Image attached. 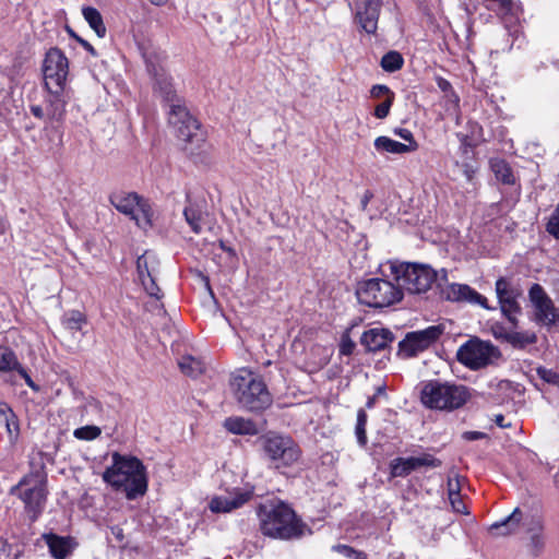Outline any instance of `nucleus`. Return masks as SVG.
Masks as SVG:
<instances>
[{"label": "nucleus", "mask_w": 559, "mask_h": 559, "mask_svg": "<svg viewBox=\"0 0 559 559\" xmlns=\"http://www.w3.org/2000/svg\"><path fill=\"white\" fill-rule=\"evenodd\" d=\"M528 297L535 309V319L538 323L547 326L559 324V309L539 284L532 285Z\"/></svg>", "instance_id": "obj_16"}, {"label": "nucleus", "mask_w": 559, "mask_h": 559, "mask_svg": "<svg viewBox=\"0 0 559 559\" xmlns=\"http://www.w3.org/2000/svg\"><path fill=\"white\" fill-rule=\"evenodd\" d=\"M471 397L468 389L462 384L428 381L421 389L423 404L431 409L454 411L462 407Z\"/></svg>", "instance_id": "obj_4"}, {"label": "nucleus", "mask_w": 559, "mask_h": 559, "mask_svg": "<svg viewBox=\"0 0 559 559\" xmlns=\"http://www.w3.org/2000/svg\"><path fill=\"white\" fill-rule=\"evenodd\" d=\"M260 530L263 535L292 539L301 537L307 525L297 518L295 511L281 500H267L258 508Z\"/></svg>", "instance_id": "obj_2"}, {"label": "nucleus", "mask_w": 559, "mask_h": 559, "mask_svg": "<svg viewBox=\"0 0 559 559\" xmlns=\"http://www.w3.org/2000/svg\"><path fill=\"white\" fill-rule=\"evenodd\" d=\"M504 420L506 418L501 414L495 416V423L501 428H507L510 426V424H507Z\"/></svg>", "instance_id": "obj_54"}, {"label": "nucleus", "mask_w": 559, "mask_h": 559, "mask_svg": "<svg viewBox=\"0 0 559 559\" xmlns=\"http://www.w3.org/2000/svg\"><path fill=\"white\" fill-rule=\"evenodd\" d=\"M438 287L440 288L441 297L448 301L466 302L479 306L484 309H491L488 305L487 298L467 284L448 283L445 271H442Z\"/></svg>", "instance_id": "obj_13"}, {"label": "nucleus", "mask_w": 559, "mask_h": 559, "mask_svg": "<svg viewBox=\"0 0 559 559\" xmlns=\"http://www.w3.org/2000/svg\"><path fill=\"white\" fill-rule=\"evenodd\" d=\"M449 500L452 506V509L455 512L461 513V514L467 513L466 506L464 504L461 495H457V496L454 495L452 497H449Z\"/></svg>", "instance_id": "obj_44"}, {"label": "nucleus", "mask_w": 559, "mask_h": 559, "mask_svg": "<svg viewBox=\"0 0 559 559\" xmlns=\"http://www.w3.org/2000/svg\"><path fill=\"white\" fill-rule=\"evenodd\" d=\"M102 433V430L97 426H83L80 428H76L73 431V436L79 440H86L92 441L98 438Z\"/></svg>", "instance_id": "obj_38"}, {"label": "nucleus", "mask_w": 559, "mask_h": 559, "mask_svg": "<svg viewBox=\"0 0 559 559\" xmlns=\"http://www.w3.org/2000/svg\"><path fill=\"white\" fill-rule=\"evenodd\" d=\"M460 490H461V487H460L459 479L449 478V480H448V495H449V497H452L454 495L455 496L460 495Z\"/></svg>", "instance_id": "obj_47"}, {"label": "nucleus", "mask_w": 559, "mask_h": 559, "mask_svg": "<svg viewBox=\"0 0 559 559\" xmlns=\"http://www.w3.org/2000/svg\"><path fill=\"white\" fill-rule=\"evenodd\" d=\"M370 94L373 98H386L389 94L394 93L386 85L377 84L371 87Z\"/></svg>", "instance_id": "obj_45"}, {"label": "nucleus", "mask_w": 559, "mask_h": 559, "mask_svg": "<svg viewBox=\"0 0 559 559\" xmlns=\"http://www.w3.org/2000/svg\"><path fill=\"white\" fill-rule=\"evenodd\" d=\"M366 425H367V414L362 408H360L357 412V423H356L355 433L357 437V441L361 447L366 445V443H367Z\"/></svg>", "instance_id": "obj_37"}, {"label": "nucleus", "mask_w": 559, "mask_h": 559, "mask_svg": "<svg viewBox=\"0 0 559 559\" xmlns=\"http://www.w3.org/2000/svg\"><path fill=\"white\" fill-rule=\"evenodd\" d=\"M10 492L16 495L24 502L25 511L34 522L41 514L46 504L47 477L41 472L29 473L13 486Z\"/></svg>", "instance_id": "obj_7"}, {"label": "nucleus", "mask_w": 559, "mask_h": 559, "mask_svg": "<svg viewBox=\"0 0 559 559\" xmlns=\"http://www.w3.org/2000/svg\"><path fill=\"white\" fill-rule=\"evenodd\" d=\"M490 167L493 171L496 179L503 185H514L515 176L510 165L501 158H493L490 160Z\"/></svg>", "instance_id": "obj_30"}, {"label": "nucleus", "mask_w": 559, "mask_h": 559, "mask_svg": "<svg viewBox=\"0 0 559 559\" xmlns=\"http://www.w3.org/2000/svg\"><path fill=\"white\" fill-rule=\"evenodd\" d=\"M20 367L15 354L10 348L0 346V371H17Z\"/></svg>", "instance_id": "obj_35"}, {"label": "nucleus", "mask_w": 559, "mask_h": 559, "mask_svg": "<svg viewBox=\"0 0 559 559\" xmlns=\"http://www.w3.org/2000/svg\"><path fill=\"white\" fill-rule=\"evenodd\" d=\"M486 435L484 432H480V431H465L463 433V438L467 441H474V440H479V439H483L485 438Z\"/></svg>", "instance_id": "obj_51"}, {"label": "nucleus", "mask_w": 559, "mask_h": 559, "mask_svg": "<svg viewBox=\"0 0 559 559\" xmlns=\"http://www.w3.org/2000/svg\"><path fill=\"white\" fill-rule=\"evenodd\" d=\"M373 404H374V397H370V399L367 401L366 406H367L368 408H371V407L373 406Z\"/></svg>", "instance_id": "obj_58"}, {"label": "nucleus", "mask_w": 559, "mask_h": 559, "mask_svg": "<svg viewBox=\"0 0 559 559\" xmlns=\"http://www.w3.org/2000/svg\"><path fill=\"white\" fill-rule=\"evenodd\" d=\"M205 214V211L197 203H189L183 209L185 219L194 234H201L203 230Z\"/></svg>", "instance_id": "obj_28"}, {"label": "nucleus", "mask_w": 559, "mask_h": 559, "mask_svg": "<svg viewBox=\"0 0 559 559\" xmlns=\"http://www.w3.org/2000/svg\"><path fill=\"white\" fill-rule=\"evenodd\" d=\"M150 298L151 300L145 304L146 310L156 314H164V305L160 302L162 295L157 293V296H150Z\"/></svg>", "instance_id": "obj_42"}, {"label": "nucleus", "mask_w": 559, "mask_h": 559, "mask_svg": "<svg viewBox=\"0 0 559 559\" xmlns=\"http://www.w3.org/2000/svg\"><path fill=\"white\" fill-rule=\"evenodd\" d=\"M412 457L414 460L416 469L421 466L439 467L441 465V461L431 454H424L421 456H412Z\"/></svg>", "instance_id": "obj_40"}, {"label": "nucleus", "mask_w": 559, "mask_h": 559, "mask_svg": "<svg viewBox=\"0 0 559 559\" xmlns=\"http://www.w3.org/2000/svg\"><path fill=\"white\" fill-rule=\"evenodd\" d=\"M110 203L120 213L130 216L139 227L152 226L153 211L150 203L135 192H119L110 197Z\"/></svg>", "instance_id": "obj_9"}, {"label": "nucleus", "mask_w": 559, "mask_h": 559, "mask_svg": "<svg viewBox=\"0 0 559 559\" xmlns=\"http://www.w3.org/2000/svg\"><path fill=\"white\" fill-rule=\"evenodd\" d=\"M374 147L380 153H391V154H405L414 152V145H406L404 143L392 140L389 136H378L374 140Z\"/></svg>", "instance_id": "obj_27"}, {"label": "nucleus", "mask_w": 559, "mask_h": 559, "mask_svg": "<svg viewBox=\"0 0 559 559\" xmlns=\"http://www.w3.org/2000/svg\"><path fill=\"white\" fill-rule=\"evenodd\" d=\"M543 530L544 524L539 519L534 520L532 522V526L528 528L530 540L527 544V550L534 557L540 556L546 546V537Z\"/></svg>", "instance_id": "obj_24"}, {"label": "nucleus", "mask_w": 559, "mask_h": 559, "mask_svg": "<svg viewBox=\"0 0 559 559\" xmlns=\"http://www.w3.org/2000/svg\"><path fill=\"white\" fill-rule=\"evenodd\" d=\"M393 102H394V94H389V96L386 98H384V100L382 103H380L376 106L373 115L378 119L386 118L390 112Z\"/></svg>", "instance_id": "obj_39"}, {"label": "nucleus", "mask_w": 559, "mask_h": 559, "mask_svg": "<svg viewBox=\"0 0 559 559\" xmlns=\"http://www.w3.org/2000/svg\"><path fill=\"white\" fill-rule=\"evenodd\" d=\"M258 442L262 449L263 457L273 468L290 467L300 460V447L287 435L269 431L262 435Z\"/></svg>", "instance_id": "obj_5"}, {"label": "nucleus", "mask_w": 559, "mask_h": 559, "mask_svg": "<svg viewBox=\"0 0 559 559\" xmlns=\"http://www.w3.org/2000/svg\"><path fill=\"white\" fill-rule=\"evenodd\" d=\"M393 340L394 336L388 329L374 328L362 333L360 343L367 352H380L386 348Z\"/></svg>", "instance_id": "obj_21"}, {"label": "nucleus", "mask_w": 559, "mask_h": 559, "mask_svg": "<svg viewBox=\"0 0 559 559\" xmlns=\"http://www.w3.org/2000/svg\"><path fill=\"white\" fill-rule=\"evenodd\" d=\"M497 298L503 316L513 324L521 312L518 299L522 296V289L512 280L500 277L495 285Z\"/></svg>", "instance_id": "obj_14"}, {"label": "nucleus", "mask_w": 559, "mask_h": 559, "mask_svg": "<svg viewBox=\"0 0 559 559\" xmlns=\"http://www.w3.org/2000/svg\"><path fill=\"white\" fill-rule=\"evenodd\" d=\"M230 389L238 404L250 412L264 411L273 402L266 384L248 369L233 376Z\"/></svg>", "instance_id": "obj_3"}, {"label": "nucleus", "mask_w": 559, "mask_h": 559, "mask_svg": "<svg viewBox=\"0 0 559 559\" xmlns=\"http://www.w3.org/2000/svg\"><path fill=\"white\" fill-rule=\"evenodd\" d=\"M112 464L103 473V480L116 490H123L128 500L144 496L147 491L146 468L135 456L114 452Z\"/></svg>", "instance_id": "obj_1"}, {"label": "nucleus", "mask_w": 559, "mask_h": 559, "mask_svg": "<svg viewBox=\"0 0 559 559\" xmlns=\"http://www.w3.org/2000/svg\"><path fill=\"white\" fill-rule=\"evenodd\" d=\"M334 549L349 559H352V557L354 556V554L356 551V549H354L347 545H337L334 547Z\"/></svg>", "instance_id": "obj_50"}, {"label": "nucleus", "mask_w": 559, "mask_h": 559, "mask_svg": "<svg viewBox=\"0 0 559 559\" xmlns=\"http://www.w3.org/2000/svg\"><path fill=\"white\" fill-rule=\"evenodd\" d=\"M381 5V0H358L356 2L355 19L366 33L376 34Z\"/></svg>", "instance_id": "obj_19"}, {"label": "nucleus", "mask_w": 559, "mask_h": 559, "mask_svg": "<svg viewBox=\"0 0 559 559\" xmlns=\"http://www.w3.org/2000/svg\"><path fill=\"white\" fill-rule=\"evenodd\" d=\"M49 96L47 98V117L50 120L61 121L66 114V105L67 100L63 95V91H59L55 93L53 91H48Z\"/></svg>", "instance_id": "obj_26"}, {"label": "nucleus", "mask_w": 559, "mask_h": 559, "mask_svg": "<svg viewBox=\"0 0 559 559\" xmlns=\"http://www.w3.org/2000/svg\"><path fill=\"white\" fill-rule=\"evenodd\" d=\"M43 539L47 544L51 557L55 559H68L75 547L73 538L69 536L48 533L43 535Z\"/></svg>", "instance_id": "obj_22"}, {"label": "nucleus", "mask_w": 559, "mask_h": 559, "mask_svg": "<svg viewBox=\"0 0 559 559\" xmlns=\"http://www.w3.org/2000/svg\"><path fill=\"white\" fill-rule=\"evenodd\" d=\"M67 31H68V33H69L73 38H75V39H76V40H78V41H79V43H80V44H81V45H82V46H83L87 51H90V52H91V53H93V55L95 53V50H94L93 46H92L88 41H86V40L82 39L81 37H79V36H78V35H76V34H75V33H74L70 27H67Z\"/></svg>", "instance_id": "obj_48"}, {"label": "nucleus", "mask_w": 559, "mask_h": 559, "mask_svg": "<svg viewBox=\"0 0 559 559\" xmlns=\"http://www.w3.org/2000/svg\"><path fill=\"white\" fill-rule=\"evenodd\" d=\"M380 64L384 71L392 73L402 69L404 59L399 51L391 50L382 57Z\"/></svg>", "instance_id": "obj_34"}, {"label": "nucleus", "mask_w": 559, "mask_h": 559, "mask_svg": "<svg viewBox=\"0 0 559 559\" xmlns=\"http://www.w3.org/2000/svg\"><path fill=\"white\" fill-rule=\"evenodd\" d=\"M152 4L163 5L167 2V0H148Z\"/></svg>", "instance_id": "obj_56"}, {"label": "nucleus", "mask_w": 559, "mask_h": 559, "mask_svg": "<svg viewBox=\"0 0 559 559\" xmlns=\"http://www.w3.org/2000/svg\"><path fill=\"white\" fill-rule=\"evenodd\" d=\"M438 87L445 94L447 98V110H452L454 114L459 112V96L454 93L451 83L438 76L436 79ZM456 123H459V115H456Z\"/></svg>", "instance_id": "obj_31"}, {"label": "nucleus", "mask_w": 559, "mask_h": 559, "mask_svg": "<svg viewBox=\"0 0 559 559\" xmlns=\"http://www.w3.org/2000/svg\"><path fill=\"white\" fill-rule=\"evenodd\" d=\"M7 429H8L9 433L12 435V432H13L12 424H10L8 420H7Z\"/></svg>", "instance_id": "obj_59"}, {"label": "nucleus", "mask_w": 559, "mask_h": 559, "mask_svg": "<svg viewBox=\"0 0 559 559\" xmlns=\"http://www.w3.org/2000/svg\"><path fill=\"white\" fill-rule=\"evenodd\" d=\"M356 296L360 304L373 308L389 307L403 298L397 283L382 278H370L358 283Z\"/></svg>", "instance_id": "obj_8"}, {"label": "nucleus", "mask_w": 559, "mask_h": 559, "mask_svg": "<svg viewBox=\"0 0 559 559\" xmlns=\"http://www.w3.org/2000/svg\"><path fill=\"white\" fill-rule=\"evenodd\" d=\"M355 348V343L349 337H343L340 345V352L342 355H350Z\"/></svg>", "instance_id": "obj_46"}, {"label": "nucleus", "mask_w": 559, "mask_h": 559, "mask_svg": "<svg viewBox=\"0 0 559 559\" xmlns=\"http://www.w3.org/2000/svg\"><path fill=\"white\" fill-rule=\"evenodd\" d=\"M224 427L235 435L255 436L260 431L254 421L238 416L226 418Z\"/></svg>", "instance_id": "obj_25"}, {"label": "nucleus", "mask_w": 559, "mask_h": 559, "mask_svg": "<svg viewBox=\"0 0 559 559\" xmlns=\"http://www.w3.org/2000/svg\"><path fill=\"white\" fill-rule=\"evenodd\" d=\"M443 325H430L424 330L409 332L399 343V354L405 358L414 357L428 349L443 334Z\"/></svg>", "instance_id": "obj_11"}, {"label": "nucleus", "mask_w": 559, "mask_h": 559, "mask_svg": "<svg viewBox=\"0 0 559 559\" xmlns=\"http://www.w3.org/2000/svg\"><path fill=\"white\" fill-rule=\"evenodd\" d=\"M138 277L148 296H157L160 293L156 284L159 271V261L152 251H145L136 260Z\"/></svg>", "instance_id": "obj_17"}, {"label": "nucleus", "mask_w": 559, "mask_h": 559, "mask_svg": "<svg viewBox=\"0 0 559 559\" xmlns=\"http://www.w3.org/2000/svg\"><path fill=\"white\" fill-rule=\"evenodd\" d=\"M390 273L401 290L409 294L426 293L433 282L440 281L438 274L428 265L390 261Z\"/></svg>", "instance_id": "obj_6"}, {"label": "nucleus", "mask_w": 559, "mask_h": 559, "mask_svg": "<svg viewBox=\"0 0 559 559\" xmlns=\"http://www.w3.org/2000/svg\"><path fill=\"white\" fill-rule=\"evenodd\" d=\"M29 110L38 119H43L47 116V112L45 114L44 109L39 105H32Z\"/></svg>", "instance_id": "obj_52"}, {"label": "nucleus", "mask_w": 559, "mask_h": 559, "mask_svg": "<svg viewBox=\"0 0 559 559\" xmlns=\"http://www.w3.org/2000/svg\"><path fill=\"white\" fill-rule=\"evenodd\" d=\"M82 14L97 36L100 38L104 37L106 34V26L99 11L92 7H84L82 9Z\"/></svg>", "instance_id": "obj_32"}, {"label": "nucleus", "mask_w": 559, "mask_h": 559, "mask_svg": "<svg viewBox=\"0 0 559 559\" xmlns=\"http://www.w3.org/2000/svg\"><path fill=\"white\" fill-rule=\"evenodd\" d=\"M146 68L148 73L154 78V91L159 94V96L167 103L170 104V107L174 104H179L177 99L176 92L173 87V83L170 78L166 74L163 67L158 63H155L151 57L146 53L144 55Z\"/></svg>", "instance_id": "obj_18"}, {"label": "nucleus", "mask_w": 559, "mask_h": 559, "mask_svg": "<svg viewBox=\"0 0 559 559\" xmlns=\"http://www.w3.org/2000/svg\"><path fill=\"white\" fill-rule=\"evenodd\" d=\"M69 73V62L64 53L58 48H50L43 63L44 83L47 91H64Z\"/></svg>", "instance_id": "obj_10"}, {"label": "nucleus", "mask_w": 559, "mask_h": 559, "mask_svg": "<svg viewBox=\"0 0 559 559\" xmlns=\"http://www.w3.org/2000/svg\"><path fill=\"white\" fill-rule=\"evenodd\" d=\"M466 174H467V178L471 180V178H472L471 174L468 171H466Z\"/></svg>", "instance_id": "obj_60"}, {"label": "nucleus", "mask_w": 559, "mask_h": 559, "mask_svg": "<svg viewBox=\"0 0 559 559\" xmlns=\"http://www.w3.org/2000/svg\"><path fill=\"white\" fill-rule=\"evenodd\" d=\"M497 353V348L490 342L475 338L459 348L456 358L469 369L477 370L490 364Z\"/></svg>", "instance_id": "obj_12"}, {"label": "nucleus", "mask_w": 559, "mask_h": 559, "mask_svg": "<svg viewBox=\"0 0 559 559\" xmlns=\"http://www.w3.org/2000/svg\"><path fill=\"white\" fill-rule=\"evenodd\" d=\"M169 123L173 126L176 136L185 143L202 141L199 133V123L186 107L174 104L169 112Z\"/></svg>", "instance_id": "obj_15"}, {"label": "nucleus", "mask_w": 559, "mask_h": 559, "mask_svg": "<svg viewBox=\"0 0 559 559\" xmlns=\"http://www.w3.org/2000/svg\"><path fill=\"white\" fill-rule=\"evenodd\" d=\"M352 559H368V556L359 550H356Z\"/></svg>", "instance_id": "obj_55"}, {"label": "nucleus", "mask_w": 559, "mask_h": 559, "mask_svg": "<svg viewBox=\"0 0 559 559\" xmlns=\"http://www.w3.org/2000/svg\"><path fill=\"white\" fill-rule=\"evenodd\" d=\"M181 372L191 378H198L205 370L204 362L194 356L185 355L178 360Z\"/></svg>", "instance_id": "obj_29"}, {"label": "nucleus", "mask_w": 559, "mask_h": 559, "mask_svg": "<svg viewBox=\"0 0 559 559\" xmlns=\"http://www.w3.org/2000/svg\"><path fill=\"white\" fill-rule=\"evenodd\" d=\"M250 491H237L228 496L214 497L209 507L214 513H227L242 507L251 498Z\"/></svg>", "instance_id": "obj_20"}, {"label": "nucleus", "mask_w": 559, "mask_h": 559, "mask_svg": "<svg viewBox=\"0 0 559 559\" xmlns=\"http://www.w3.org/2000/svg\"><path fill=\"white\" fill-rule=\"evenodd\" d=\"M372 199H373V192L370 190H366L360 199L361 211H367L368 204Z\"/></svg>", "instance_id": "obj_49"}, {"label": "nucleus", "mask_w": 559, "mask_h": 559, "mask_svg": "<svg viewBox=\"0 0 559 559\" xmlns=\"http://www.w3.org/2000/svg\"><path fill=\"white\" fill-rule=\"evenodd\" d=\"M413 457H397L391 462V475L393 477H405L415 471Z\"/></svg>", "instance_id": "obj_33"}, {"label": "nucleus", "mask_w": 559, "mask_h": 559, "mask_svg": "<svg viewBox=\"0 0 559 559\" xmlns=\"http://www.w3.org/2000/svg\"><path fill=\"white\" fill-rule=\"evenodd\" d=\"M557 379L559 380V377L557 374H552V377L548 378L547 381H551L556 384H559V381H557Z\"/></svg>", "instance_id": "obj_57"}, {"label": "nucleus", "mask_w": 559, "mask_h": 559, "mask_svg": "<svg viewBox=\"0 0 559 559\" xmlns=\"http://www.w3.org/2000/svg\"><path fill=\"white\" fill-rule=\"evenodd\" d=\"M393 133L395 135L400 136L401 139H403L404 141H406L407 142L406 145H414V151H416L418 148V143L415 141L414 135L411 130L405 129V128H395L393 130Z\"/></svg>", "instance_id": "obj_43"}, {"label": "nucleus", "mask_w": 559, "mask_h": 559, "mask_svg": "<svg viewBox=\"0 0 559 559\" xmlns=\"http://www.w3.org/2000/svg\"><path fill=\"white\" fill-rule=\"evenodd\" d=\"M522 520V511L519 508H515L510 515L501 521L492 523L489 531L493 536H508L520 530Z\"/></svg>", "instance_id": "obj_23"}, {"label": "nucleus", "mask_w": 559, "mask_h": 559, "mask_svg": "<svg viewBox=\"0 0 559 559\" xmlns=\"http://www.w3.org/2000/svg\"><path fill=\"white\" fill-rule=\"evenodd\" d=\"M17 372L25 379V382L28 386H31L32 389H36L33 380L22 366L17 369Z\"/></svg>", "instance_id": "obj_53"}, {"label": "nucleus", "mask_w": 559, "mask_h": 559, "mask_svg": "<svg viewBox=\"0 0 559 559\" xmlns=\"http://www.w3.org/2000/svg\"><path fill=\"white\" fill-rule=\"evenodd\" d=\"M62 323L68 330L80 331L86 323V318L81 311L71 310L64 314Z\"/></svg>", "instance_id": "obj_36"}, {"label": "nucleus", "mask_w": 559, "mask_h": 559, "mask_svg": "<svg viewBox=\"0 0 559 559\" xmlns=\"http://www.w3.org/2000/svg\"><path fill=\"white\" fill-rule=\"evenodd\" d=\"M546 230L555 238H559V204L551 213L546 225Z\"/></svg>", "instance_id": "obj_41"}]
</instances>
